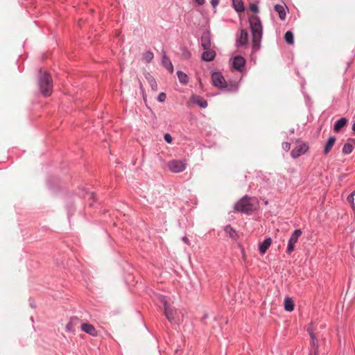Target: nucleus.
Instances as JSON below:
<instances>
[{
	"label": "nucleus",
	"mask_w": 355,
	"mask_h": 355,
	"mask_svg": "<svg viewBox=\"0 0 355 355\" xmlns=\"http://www.w3.org/2000/svg\"><path fill=\"white\" fill-rule=\"evenodd\" d=\"M250 9L252 12L257 13L259 11L258 6L254 3H251L250 6Z\"/></svg>",
	"instance_id": "obj_30"
},
{
	"label": "nucleus",
	"mask_w": 355,
	"mask_h": 355,
	"mask_svg": "<svg viewBox=\"0 0 355 355\" xmlns=\"http://www.w3.org/2000/svg\"><path fill=\"white\" fill-rule=\"evenodd\" d=\"M284 306L286 311H292L294 310L295 304L293 300L290 297H286L284 302Z\"/></svg>",
	"instance_id": "obj_15"
},
{
	"label": "nucleus",
	"mask_w": 355,
	"mask_h": 355,
	"mask_svg": "<svg viewBox=\"0 0 355 355\" xmlns=\"http://www.w3.org/2000/svg\"><path fill=\"white\" fill-rule=\"evenodd\" d=\"M302 235V231L300 230H295L292 234L288 243L286 252L291 253L295 248V245L297 242L299 237Z\"/></svg>",
	"instance_id": "obj_6"
},
{
	"label": "nucleus",
	"mask_w": 355,
	"mask_h": 355,
	"mask_svg": "<svg viewBox=\"0 0 355 355\" xmlns=\"http://www.w3.org/2000/svg\"><path fill=\"white\" fill-rule=\"evenodd\" d=\"M142 57H143V60L146 62L148 63L153 59L154 55H153V52H151V51H146L143 53Z\"/></svg>",
	"instance_id": "obj_25"
},
{
	"label": "nucleus",
	"mask_w": 355,
	"mask_h": 355,
	"mask_svg": "<svg viewBox=\"0 0 355 355\" xmlns=\"http://www.w3.org/2000/svg\"><path fill=\"white\" fill-rule=\"evenodd\" d=\"M282 148H283L284 150L288 151L291 148V144L288 143V142H284L282 144Z\"/></svg>",
	"instance_id": "obj_34"
},
{
	"label": "nucleus",
	"mask_w": 355,
	"mask_h": 355,
	"mask_svg": "<svg viewBox=\"0 0 355 355\" xmlns=\"http://www.w3.org/2000/svg\"><path fill=\"white\" fill-rule=\"evenodd\" d=\"M182 241H183L184 243H187V244H189V239H188V238H187V237L184 236V237L182 238Z\"/></svg>",
	"instance_id": "obj_40"
},
{
	"label": "nucleus",
	"mask_w": 355,
	"mask_h": 355,
	"mask_svg": "<svg viewBox=\"0 0 355 355\" xmlns=\"http://www.w3.org/2000/svg\"><path fill=\"white\" fill-rule=\"evenodd\" d=\"M347 123V120L345 118L343 117L340 119L335 123L334 126V130L336 132H339L342 128L346 125Z\"/></svg>",
	"instance_id": "obj_16"
},
{
	"label": "nucleus",
	"mask_w": 355,
	"mask_h": 355,
	"mask_svg": "<svg viewBox=\"0 0 355 355\" xmlns=\"http://www.w3.org/2000/svg\"><path fill=\"white\" fill-rule=\"evenodd\" d=\"M191 99L202 108H205L207 106V102L198 96H193Z\"/></svg>",
	"instance_id": "obj_19"
},
{
	"label": "nucleus",
	"mask_w": 355,
	"mask_h": 355,
	"mask_svg": "<svg viewBox=\"0 0 355 355\" xmlns=\"http://www.w3.org/2000/svg\"><path fill=\"white\" fill-rule=\"evenodd\" d=\"M211 80L213 85L219 88H225L227 87L226 81L220 73L215 72L211 75Z\"/></svg>",
	"instance_id": "obj_7"
},
{
	"label": "nucleus",
	"mask_w": 355,
	"mask_h": 355,
	"mask_svg": "<svg viewBox=\"0 0 355 355\" xmlns=\"http://www.w3.org/2000/svg\"><path fill=\"white\" fill-rule=\"evenodd\" d=\"M205 50L206 51L202 54V59L207 62L212 61L216 56V52L210 49Z\"/></svg>",
	"instance_id": "obj_13"
},
{
	"label": "nucleus",
	"mask_w": 355,
	"mask_h": 355,
	"mask_svg": "<svg viewBox=\"0 0 355 355\" xmlns=\"http://www.w3.org/2000/svg\"><path fill=\"white\" fill-rule=\"evenodd\" d=\"M225 232L232 238H234L236 236L235 230L230 225H227L225 227Z\"/></svg>",
	"instance_id": "obj_27"
},
{
	"label": "nucleus",
	"mask_w": 355,
	"mask_h": 355,
	"mask_svg": "<svg viewBox=\"0 0 355 355\" xmlns=\"http://www.w3.org/2000/svg\"><path fill=\"white\" fill-rule=\"evenodd\" d=\"M169 170L173 173H180L186 168V164L181 160H172L168 162Z\"/></svg>",
	"instance_id": "obj_5"
},
{
	"label": "nucleus",
	"mask_w": 355,
	"mask_h": 355,
	"mask_svg": "<svg viewBox=\"0 0 355 355\" xmlns=\"http://www.w3.org/2000/svg\"><path fill=\"white\" fill-rule=\"evenodd\" d=\"M272 243V239L268 238L259 245V251L261 254H264Z\"/></svg>",
	"instance_id": "obj_17"
},
{
	"label": "nucleus",
	"mask_w": 355,
	"mask_h": 355,
	"mask_svg": "<svg viewBox=\"0 0 355 355\" xmlns=\"http://www.w3.org/2000/svg\"><path fill=\"white\" fill-rule=\"evenodd\" d=\"M198 5H202L205 3V0H195Z\"/></svg>",
	"instance_id": "obj_39"
},
{
	"label": "nucleus",
	"mask_w": 355,
	"mask_h": 355,
	"mask_svg": "<svg viewBox=\"0 0 355 355\" xmlns=\"http://www.w3.org/2000/svg\"><path fill=\"white\" fill-rule=\"evenodd\" d=\"M177 74H178V78H179V80L180 81V83H184V84L187 83L189 79H188V76H187L186 73H184L182 71H178Z\"/></svg>",
	"instance_id": "obj_26"
},
{
	"label": "nucleus",
	"mask_w": 355,
	"mask_h": 355,
	"mask_svg": "<svg viewBox=\"0 0 355 355\" xmlns=\"http://www.w3.org/2000/svg\"><path fill=\"white\" fill-rule=\"evenodd\" d=\"M245 61L243 57L236 56L233 60V67L238 71H241L245 65Z\"/></svg>",
	"instance_id": "obj_11"
},
{
	"label": "nucleus",
	"mask_w": 355,
	"mask_h": 355,
	"mask_svg": "<svg viewBox=\"0 0 355 355\" xmlns=\"http://www.w3.org/2000/svg\"><path fill=\"white\" fill-rule=\"evenodd\" d=\"M257 207L256 199L245 196L235 204L234 209L239 212L249 214L255 210Z\"/></svg>",
	"instance_id": "obj_2"
},
{
	"label": "nucleus",
	"mask_w": 355,
	"mask_h": 355,
	"mask_svg": "<svg viewBox=\"0 0 355 355\" xmlns=\"http://www.w3.org/2000/svg\"><path fill=\"white\" fill-rule=\"evenodd\" d=\"M275 10L279 14V17L282 20H284L286 16V13L285 9L283 6L276 5L275 6Z\"/></svg>",
	"instance_id": "obj_20"
},
{
	"label": "nucleus",
	"mask_w": 355,
	"mask_h": 355,
	"mask_svg": "<svg viewBox=\"0 0 355 355\" xmlns=\"http://www.w3.org/2000/svg\"><path fill=\"white\" fill-rule=\"evenodd\" d=\"M66 330L69 332H71L73 331V323L71 322H69L67 326H66Z\"/></svg>",
	"instance_id": "obj_35"
},
{
	"label": "nucleus",
	"mask_w": 355,
	"mask_h": 355,
	"mask_svg": "<svg viewBox=\"0 0 355 355\" xmlns=\"http://www.w3.org/2000/svg\"><path fill=\"white\" fill-rule=\"evenodd\" d=\"M335 142H336L335 137H330L329 138V139L327 140V141L325 144L324 148V154L327 155L330 152L332 147L335 144Z\"/></svg>",
	"instance_id": "obj_14"
},
{
	"label": "nucleus",
	"mask_w": 355,
	"mask_h": 355,
	"mask_svg": "<svg viewBox=\"0 0 355 355\" xmlns=\"http://www.w3.org/2000/svg\"><path fill=\"white\" fill-rule=\"evenodd\" d=\"M219 1L220 0H211V4L214 8H216L218 5Z\"/></svg>",
	"instance_id": "obj_37"
},
{
	"label": "nucleus",
	"mask_w": 355,
	"mask_h": 355,
	"mask_svg": "<svg viewBox=\"0 0 355 355\" xmlns=\"http://www.w3.org/2000/svg\"><path fill=\"white\" fill-rule=\"evenodd\" d=\"M160 300L164 305V313L166 318L169 322H172L175 320V311L171 307L170 304H168L165 297H162Z\"/></svg>",
	"instance_id": "obj_4"
},
{
	"label": "nucleus",
	"mask_w": 355,
	"mask_h": 355,
	"mask_svg": "<svg viewBox=\"0 0 355 355\" xmlns=\"http://www.w3.org/2000/svg\"><path fill=\"white\" fill-rule=\"evenodd\" d=\"M139 87H140V89L142 91L144 101L146 102V94H144V92L143 91V85H142L141 83H139Z\"/></svg>",
	"instance_id": "obj_38"
},
{
	"label": "nucleus",
	"mask_w": 355,
	"mask_h": 355,
	"mask_svg": "<svg viewBox=\"0 0 355 355\" xmlns=\"http://www.w3.org/2000/svg\"><path fill=\"white\" fill-rule=\"evenodd\" d=\"M163 65L171 72L173 71V67L169 58L164 54L162 58Z\"/></svg>",
	"instance_id": "obj_22"
},
{
	"label": "nucleus",
	"mask_w": 355,
	"mask_h": 355,
	"mask_svg": "<svg viewBox=\"0 0 355 355\" xmlns=\"http://www.w3.org/2000/svg\"><path fill=\"white\" fill-rule=\"evenodd\" d=\"M182 57L184 59H189L191 57V53L188 50L184 49L182 52Z\"/></svg>",
	"instance_id": "obj_31"
},
{
	"label": "nucleus",
	"mask_w": 355,
	"mask_h": 355,
	"mask_svg": "<svg viewBox=\"0 0 355 355\" xmlns=\"http://www.w3.org/2000/svg\"><path fill=\"white\" fill-rule=\"evenodd\" d=\"M354 193L355 192H353L350 195L348 196L347 197V201L352 204V205H354Z\"/></svg>",
	"instance_id": "obj_33"
},
{
	"label": "nucleus",
	"mask_w": 355,
	"mask_h": 355,
	"mask_svg": "<svg viewBox=\"0 0 355 355\" xmlns=\"http://www.w3.org/2000/svg\"><path fill=\"white\" fill-rule=\"evenodd\" d=\"M309 149V146L305 143H300L295 147L291 151V156L293 158H297L300 155L304 154Z\"/></svg>",
	"instance_id": "obj_8"
},
{
	"label": "nucleus",
	"mask_w": 355,
	"mask_h": 355,
	"mask_svg": "<svg viewBox=\"0 0 355 355\" xmlns=\"http://www.w3.org/2000/svg\"><path fill=\"white\" fill-rule=\"evenodd\" d=\"M39 86L42 94L45 96L51 94L53 90L52 78L49 73L44 72L39 78Z\"/></svg>",
	"instance_id": "obj_3"
},
{
	"label": "nucleus",
	"mask_w": 355,
	"mask_h": 355,
	"mask_svg": "<svg viewBox=\"0 0 355 355\" xmlns=\"http://www.w3.org/2000/svg\"><path fill=\"white\" fill-rule=\"evenodd\" d=\"M166 95L165 93L162 92L159 94L157 100L159 102H164L166 100Z\"/></svg>",
	"instance_id": "obj_29"
},
{
	"label": "nucleus",
	"mask_w": 355,
	"mask_h": 355,
	"mask_svg": "<svg viewBox=\"0 0 355 355\" xmlns=\"http://www.w3.org/2000/svg\"><path fill=\"white\" fill-rule=\"evenodd\" d=\"M351 142H354L353 139L349 140V141L345 144L343 148V153L344 154H349L352 153L353 150V145Z\"/></svg>",
	"instance_id": "obj_23"
},
{
	"label": "nucleus",
	"mask_w": 355,
	"mask_h": 355,
	"mask_svg": "<svg viewBox=\"0 0 355 355\" xmlns=\"http://www.w3.org/2000/svg\"><path fill=\"white\" fill-rule=\"evenodd\" d=\"M352 131L354 132V133H355V123H354V124L352 125Z\"/></svg>",
	"instance_id": "obj_41"
},
{
	"label": "nucleus",
	"mask_w": 355,
	"mask_h": 355,
	"mask_svg": "<svg viewBox=\"0 0 355 355\" xmlns=\"http://www.w3.org/2000/svg\"><path fill=\"white\" fill-rule=\"evenodd\" d=\"M293 33L291 31H287L284 35V39L288 44H292L294 42Z\"/></svg>",
	"instance_id": "obj_24"
},
{
	"label": "nucleus",
	"mask_w": 355,
	"mask_h": 355,
	"mask_svg": "<svg viewBox=\"0 0 355 355\" xmlns=\"http://www.w3.org/2000/svg\"><path fill=\"white\" fill-rule=\"evenodd\" d=\"M308 331L311 338V349L310 355H317L318 354V339L313 330L311 328L308 329Z\"/></svg>",
	"instance_id": "obj_9"
},
{
	"label": "nucleus",
	"mask_w": 355,
	"mask_h": 355,
	"mask_svg": "<svg viewBox=\"0 0 355 355\" xmlns=\"http://www.w3.org/2000/svg\"><path fill=\"white\" fill-rule=\"evenodd\" d=\"M164 138L167 143L170 144L172 142V137L171 136L170 134L166 133L164 136Z\"/></svg>",
	"instance_id": "obj_32"
},
{
	"label": "nucleus",
	"mask_w": 355,
	"mask_h": 355,
	"mask_svg": "<svg viewBox=\"0 0 355 355\" xmlns=\"http://www.w3.org/2000/svg\"><path fill=\"white\" fill-rule=\"evenodd\" d=\"M237 42L240 46L246 45L248 43V33L246 30L242 29Z\"/></svg>",
	"instance_id": "obj_12"
},
{
	"label": "nucleus",
	"mask_w": 355,
	"mask_h": 355,
	"mask_svg": "<svg viewBox=\"0 0 355 355\" xmlns=\"http://www.w3.org/2000/svg\"><path fill=\"white\" fill-rule=\"evenodd\" d=\"M201 45L204 49H209L211 47V40L209 35H203L201 39Z\"/></svg>",
	"instance_id": "obj_21"
},
{
	"label": "nucleus",
	"mask_w": 355,
	"mask_h": 355,
	"mask_svg": "<svg viewBox=\"0 0 355 355\" xmlns=\"http://www.w3.org/2000/svg\"><path fill=\"white\" fill-rule=\"evenodd\" d=\"M81 330L84 332L89 334L92 336H96L98 335V332L95 327L89 323H83L81 324Z\"/></svg>",
	"instance_id": "obj_10"
},
{
	"label": "nucleus",
	"mask_w": 355,
	"mask_h": 355,
	"mask_svg": "<svg viewBox=\"0 0 355 355\" xmlns=\"http://www.w3.org/2000/svg\"><path fill=\"white\" fill-rule=\"evenodd\" d=\"M152 89L155 92H156L157 90V82L156 80L154 79L153 80H151L150 83H149Z\"/></svg>",
	"instance_id": "obj_28"
},
{
	"label": "nucleus",
	"mask_w": 355,
	"mask_h": 355,
	"mask_svg": "<svg viewBox=\"0 0 355 355\" xmlns=\"http://www.w3.org/2000/svg\"><path fill=\"white\" fill-rule=\"evenodd\" d=\"M145 77L147 79L148 83L151 81V80H153L155 78L148 72H146L145 73Z\"/></svg>",
	"instance_id": "obj_36"
},
{
	"label": "nucleus",
	"mask_w": 355,
	"mask_h": 355,
	"mask_svg": "<svg viewBox=\"0 0 355 355\" xmlns=\"http://www.w3.org/2000/svg\"><path fill=\"white\" fill-rule=\"evenodd\" d=\"M232 5L238 12H243L245 9L242 0H232Z\"/></svg>",
	"instance_id": "obj_18"
},
{
	"label": "nucleus",
	"mask_w": 355,
	"mask_h": 355,
	"mask_svg": "<svg viewBox=\"0 0 355 355\" xmlns=\"http://www.w3.org/2000/svg\"><path fill=\"white\" fill-rule=\"evenodd\" d=\"M249 21L252 35V50L253 51H257L261 48V42L263 36V26L260 19L256 15L251 16Z\"/></svg>",
	"instance_id": "obj_1"
}]
</instances>
